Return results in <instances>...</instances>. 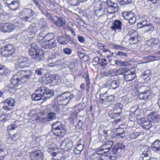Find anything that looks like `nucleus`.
Segmentation results:
<instances>
[{"label": "nucleus", "instance_id": "f8f14e48", "mask_svg": "<svg viewBox=\"0 0 160 160\" xmlns=\"http://www.w3.org/2000/svg\"><path fill=\"white\" fill-rule=\"evenodd\" d=\"M55 56L52 55L49 57L47 59V61L48 62V66L49 67H58L61 65V61L60 59L55 60Z\"/></svg>", "mask_w": 160, "mask_h": 160}, {"label": "nucleus", "instance_id": "a211bd4d", "mask_svg": "<svg viewBox=\"0 0 160 160\" xmlns=\"http://www.w3.org/2000/svg\"><path fill=\"white\" fill-rule=\"evenodd\" d=\"M11 114L7 112H4L3 109L0 110V121L6 122L10 118Z\"/></svg>", "mask_w": 160, "mask_h": 160}, {"label": "nucleus", "instance_id": "a18cd8bd", "mask_svg": "<svg viewBox=\"0 0 160 160\" xmlns=\"http://www.w3.org/2000/svg\"><path fill=\"white\" fill-rule=\"evenodd\" d=\"M63 154L61 153H57L56 158H52V160H64V158L63 157Z\"/></svg>", "mask_w": 160, "mask_h": 160}, {"label": "nucleus", "instance_id": "bb28decb", "mask_svg": "<svg viewBox=\"0 0 160 160\" xmlns=\"http://www.w3.org/2000/svg\"><path fill=\"white\" fill-rule=\"evenodd\" d=\"M127 37H129V42L131 44H135L138 43L139 41V37L137 36H133L132 35L129 36L128 35L126 36Z\"/></svg>", "mask_w": 160, "mask_h": 160}, {"label": "nucleus", "instance_id": "4468645a", "mask_svg": "<svg viewBox=\"0 0 160 160\" xmlns=\"http://www.w3.org/2000/svg\"><path fill=\"white\" fill-rule=\"evenodd\" d=\"M30 62L29 59L25 56L20 57L18 58V67L24 68L28 65Z\"/></svg>", "mask_w": 160, "mask_h": 160}, {"label": "nucleus", "instance_id": "c9c22d12", "mask_svg": "<svg viewBox=\"0 0 160 160\" xmlns=\"http://www.w3.org/2000/svg\"><path fill=\"white\" fill-rule=\"evenodd\" d=\"M149 148L147 146H144L142 149L141 152H142L141 156H145L146 155H148L150 153L149 151Z\"/></svg>", "mask_w": 160, "mask_h": 160}, {"label": "nucleus", "instance_id": "20e7f679", "mask_svg": "<svg viewBox=\"0 0 160 160\" xmlns=\"http://www.w3.org/2000/svg\"><path fill=\"white\" fill-rule=\"evenodd\" d=\"M33 13L34 12L32 9L25 8L21 12L22 17L21 18V19L24 21L31 22L34 19L33 18Z\"/></svg>", "mask_w": 160, "mask_h": 160}, {"label": "nucleus", "instance_id": "bf43d9fd", "mask_svg": "<svg viewBox=\"0 0 160 160\" xmlns=\"http://www.w3.org/2000/svg\"><path fill=\"white\" fill-rule=\"evenodd\" d=\"M85 81L86 83V87L88 88V89L89 88L90 85V79L89 78V75L88 74H86L85 76Z\"/></svg>", "mask_w": 160, "mask_h": 160}, {"label": "nucleus", "instance_id": "ddd939ff", "mask_svg": "<svg viewBox=\"0 0 160 160\" xmlns=\"http://www.w3.org/2000/svg\"><path fill=\"white\" fill-rule=\"evenodd\" d=\"M41 47L45 49L51 48L56 46L57 43L55 40L43 41L41 42Z\"/></svg>", "mask_w": 160, "mask_h": 160}, {"label": "nucleus", "instance_id": "c85d7f7f", "mask_svg": "<svg viewBox=\"0 0 160 160\" xmlns=\"http://www.w3.org/2000/svg\"><path fill=\"white\" fill-rule=\"evenodd\" d=\"M83 148V144H77L76 148L73 150L74 152L76 154H80Z\"/></svg>", "mask_w": 160, "mask_h": 160}, {"label": "nucleus", "instance_id": "b1692460", "mask_svg": "<svg viewBox=\"0 0 160 160\" xmlns=\"http://www.w3.org/2000/svg\"><path fill=\"white\" fill-rule=\"evenodd\" d=\"M136 76L134 72H130V73L124 75V78L126 81L130 82L134 79Z\"/></svg>", "mask_w": 160, "mask_h": 160}, {"label": "nucleus", "instance_id": "37998d69", "mask_svg": "<svg viewBox=\"0 0 160 160\" xmlns=\"http://www.w3.org/2000/svg\"><path fill=\"white\" fill-rule=\"evenodd\" d=\"M56 118V114L54 112H50L48 114L47 118L48 121L52 120L55 119Z\"/></svg>", "mask_w": 160, "mask_h": 160}, {"label": "nucleus", "instance_id": "09e8293b", "mask_svg": "<svg viewBox=\"0 0 160 160\" xmlns=\"http://www.w3.org/2000/svg\"><path fill=\"white\" fill-rule=\"evenodd\" d=\"M121 132H118L116 134L115 137L118 138H122L125 136L124 131L123 129H121Z\"/></svg>", "mask_w": 160, "mask_h": 160}, {"label": "nucleus", "instance_id": "a878e982", "mask_svg": "<svg viewBox=\"0 0 160 160\" xmlns=\"http://www.w3.org/2000/svg\"><path fill=\"white\" fill-rule=\"evenodd\" d=\"M63 128H64V125L60 122H54L52 124V130L60 129Z\"/></svg>", "mask_w": 160, "mask_h": 160}, {"label": "nucleus", "instance_id": "ea45409f", "mask_svg": "<svg viewBox=\"0 0 160 160\" xmlns=\"http://www.w3.org/2000/svg\"><path fill=\"white\" fill-rule=\"evenodd\" d=\"M10 72V71L5 67L0 70V75L2 76H6Z\"/></svg>", "mask_w": 160, "mask_h": 160}, {"label": "nucleus", "instance_id": "423d86ee", "mask_svg": "<svg viewBox=\"0 0 160 160\" xmlns=\"http://www.w3.org/2000/svg\"><path fill=\"white\" fill-rule=\"evenodd\" d=\"M137 27L138 28H142L145 32H152L154 29V26L152 23L147 20L140 22L138 23Z\"/></svg>", "mask_w": 160, "mask_h": 160}, {"label": "nucleus", "instance_id": "13d9d810", "mask_svg": "<svg viewBox=\"0 0 160 160\" xmlns=\"http://www.w3.org/2000/svg\"><path fill=\"white\" fill-rule=\"evenodd\" d=\"M29 30H31V31L33 32H36L37 31V29L36 27L35 26V24H32L29 27Z\"/></svg>", "mask_w": 160, "mask_h": 160}, {"label": "nucleus", "instance_id": "c756f323", "mask_svg": "<svg viewBox=\"0 0 160 160\" xmlns=\"http://www.w3.org/2000/svg\"><path fill=\"white\" fill-rule=\"evenodd\" d=\"M4 105H8L11 108L15 105V100L13 98L7 99L4 101Z\"/></svg>", "mask_w": 160, "mask_h": 160}, {"label": "nucleus", "instance_id": "412c9836", "mask_svg": "<svg viewBox=\"0 0 160 160\" xmlns=\"http://www.w3.org/2000/svg\"><path fill=\"white\" fill-rule=\"evenodd\" d=\"M151 148L155 152L158 153L160 152V140H156L152 143Z\"/></svg>", "mask_w": 160, "mask_h": 160}, {"label": "nucleus", "instance_id": "864d4df0", "mask_svg": "<svg viewBox=\"0 0 160 160\" xmlns=\"http://www.w3.org/2000/svg\"><path fill=\"white\" fill-rule=\"evenodd\" d=\"M127 70V69L125 68H122L119 69L116 72V73L118 75L123 74Z\"/></svg>", "mask_w": 160, "mask_h": 160}, {"label": "nucleus", "instance_id": "5701e85b", "mask_svg": "<svg viewBox=\"0 0 160 160\" xmlns=\"http://www.w3.org/2000/svg\"><path fill=\"white\" fill-rule=\"evenodd\" d=\"M152 93L151 92H147L139 93L138 97L141 99L147 100L151 98Z\"/></svg>", "mask_w": 160, "mask_h": 160}, {"label": "nucleus", "instance_id": "4d7b16f0", "mask_svg": "<svg viewBox=\"0 0 160 160\" xmlns=\"http://www.w3.org/2000/svg\"><path fill=\"white\" fill-rule=\"evenodd\" d=\"M63 52L66 54L70 55L71 54L72 50L69 48H65L63 49Z\"/></svg>", "mask_w": 160, "mask_h": 160}, {"label": "nucleus", "instance_id": "473e14b6", "mask_svg": "<svg viewBox=\"0 0 160 160\" xmlns=\"http://www.w3.org/2000/svg\"><path fill=\"white\" fill-rule=\"evenodd\" d=\"M1 50H7L10 51H12V50H14L13 49V47L11 45L8 44L2 46L0 48Z\"/></svg>", "mask_w": 160, "mask_h": 160}, {"label": "nucleus", "instance_id": "0e129e2a", "mask_svg": "<svg viewBox=\"0 0 160 160\" xmlns=\"http://www.w3.org/2000/svg\"><path fill=\"white\" fill-rule=\"evenodd\" d=\"M122 101L124 103H128L131 100L127 96H125L122 98Z\"/></svg>", "mask_w": 160, "mask_h": 160}, {"label": "nucleus", "instance_id": "79ce46f5", "mask_svg": "<svg viewBox=\"0 0 160 160\" xmlns=\"http://www.w3.org/2000/svg\"><path fill=\"white\" fill-rule=\"evenodd\" d=\"M67 2L72 6H76L79 5V0H67Z\"/></svg>", "mask_w": 160, "mask_h": 160}, {"label": "nucleus", "instance_id": "6ab92c4d", "mask_svg": "<svg viewBox=\"0 0 160 160\" xmlns=\"http://www.w3.org/2000/svg\"><path fill=\"white\" fill-rule=\"evenodd\" d=\"M51 20L54 24L58 27L63 26L66 23L65 19L60 17L57 18V20H55L54 18H52Z\"/></svg>", "mask_w": 160, "mask_h": 160}, {"label": "nucleus", "instance_id": "7c9ffc66", "mask_svg": "<svg viewBox=\"0 0 160 160\" xmlns=\"http://www.w3.org/2000/svg\"><path fill=\"white\" fill-rule=\"evenodd\" d=\"M78 112L79 110L78 109L72 110L69 115V118L72 119L73 121L76 120L77 118L78 113Z\"/></svg>", "mask_w": 160, "mask_h": 160}, {"label": "nucleus", "instance_id": "1a4fd4ad", "mask_svg": "<svg viewBox=\"0 0 160 160\" xmlns=\"http://www.w3.org/2000/svg\"><path fill=\"white\" fill-rule=\"evenodd\" d=\"M17 26L8 23H1L0 24V29L1 31L3 32H12L15 29Z\"/></svg>", "mask_w": 160, "mask_h": 160}, {"label": "nucleus", "instance_id": "e433bc0d", "mask_svg": "<svg viewBox=\"0 0 160 160\" xmlns=\"http://www.w3.org/2000/svg\"><path fill=\"white\" fill-rule=\"evenodd\" d=\"M5 155L4 148L2 145L0 146V160H3Z\"/></svg>", "mask_w": 160, "mask_h": 160}, {"label": "nucleus", "instance_id": "7ed1b4c3", "mask_svg": "<svg viewBox=\"0 0 160 160\" xmlns=\"http://www.w3.org/2000/svg\"><path fill=\"white\" fill-rule=\"evenodd\" d=\"M31 48L29 50V55L32 58L37 62L43 60V52L38 49L37 43H33L31 45Z\"/></svg>", "mask_w": 160, "mask_h": 160}, {"label": "nucleus", "instance_id": "f03ea898", "mask_svg": "<svg viewBox=\"0 0 160 160\" xmlns=\"http://www.w3.org/2000/svg\"><path fill=\"white\" fill-rule=\"evenodd\" d=\"M54 94L52 89H48L44 87L40 88L36 90L35 92L32 95L33 100L38 101L41 99L46 101L52 97Z\"/></svg>", "mask_w": 160, "mask_h": 160}, {"label": "nucleus", "instance_id": "4be33fe9", "mask_svg": "<svg viewBox=\"0 0 160 160\" xmlns=\"http://www.w3.org/2000/svg\"><path fill=\"white\" fill-rule=\"evenodd\" d=\"M113 144V142L111 141L106 142L101 146L102 149L106 151V153L108 152L111 149V148Z\"/></svg>", "mask_w": 160, "mask_h": 160}, {"label": "nucleus", "instance_id": "8fccbe9b", "mask_svg": "<svg viewBox=\"0 0 160 160\" xmlns=\"http://www.w3.org/2000/svg\"><path fill=\"white\" fill-rule=\"evenodd\" d=\"M115 54L116 55L114 56V57L115 58H116L117 55L120 56L122 58L127 57L128 56V55L126 53L120 51L118 52L117 53H115Z\"/></svg>", "mask_w": 160, "mask_h": 160}, {"label": "nucleus", "instance_id": "dca6fc26", "mask_svg": "<svg viewBox=\"0 0 160 160\" xmlns=\"http://www.w3.org/2000/svg\"><path fill=\"white\" fill-rule=\"evenodd\" d=\"M149 119H151V121L157 122L160 118V116L158 112L157 111H152L150 112L148 115Z\"/></svg>", "mask_w": 160, "mask_h": 160}, {"label": "nucleus", "instance_id": "052dcab7", "mask_svg": "<svg viewBox=\"0 0 160 160\" xmlns=\"http://www.w3.org/2000/svg\"><path fill=\"white\" fill-rule=\"evenodd\" d=\"M113 46L115 49L119 50H125L126 49V48L120 45L114 44Z\"/></svg>", "mask_w": 160, "mask_h": 160}, {"label": "nucleus", "instance_id": "f704fd0d", "mask_svg": "<svg viewBox=\"0 0 160 160\" xmlns=\"http://www.w3.org/2000/svg\"><path fill=\"white\" fill-rule=\"evenodd\" d=\"M43 39H44L45 41L52 40H54V35L52 33H48L44 37H42Z\"/></svg>", "mask_w": 160, "mask_h": 160}, {"label": "nucleus", "instance_id": "2eb2a0df", "mask_svg": "<svg viewBox=\"0 0 160 160\" xmlns=\"http://www.w3.org/2000/svg\"><path fill=\"white\" fill-rule=\"evenodd\" d=\"M72 146V141L69 139H66L62 142L60 147L66 150H71Z\"/></svg>", "mask_w": 160, "mask_h": 160}, {"label": "nucleus", "instance_id": "393cba45", "mask_svg": "<svg viewBox=\"0 0 160 160\" xmlns=\"http://www.w3.org/2000/svg\"><path fill=\"white\" fill-rule=\"evenodd\" d=\"M70 38H66L63 36H59L57 38L58 42L62 45L66 44L68 42Z\"/></svg>", "mask_w": 160, "mask_h": 160}, {"label": "nucleus", "instance_id": "a19ab883", "mask_svg": "<svg viewBox=\"0 0 160 160\" xmlns=\"http://www.w3.org/2000/svg\"><path fill=\"white\" fill-rule=\"evenodd\" d=\"M110 85L113 89H116L119 86V83L118 81H113L111 82Z\"/></svg>", "mask_w": 160, "mask_h": 160}, {"label": "nucleus", "instance_id": "2f4dec72", "mask_svg": "<svg viewBox=\"0 0 160 160\" xmlns=\"http://www.w3.org/2000/svg\"><path fill=\"white\" fill-rule=\"evenodd\" d=\"M33 116L34 118L33 120H36L39 122H46L48 121V118L46 117H39L36 114L33 115Z\"/></svg>", "mask_w": 160, "mask_h": 160}, {"label": "nucleus", "instance_id": "72a5a7b5", "mask_svg": "<svg viewBox=\"0 0 160 160\" xmlns=\"http://www.w3.org/2000/svg\"><path fill=\"white\" fill-rule=\"evenodd\" d=\"M134 13L132 12H124L122 13V16L124 18L127 20H128L129 19L134 15Z\"/></svg>", "mask_w": 160, "mask_h": 160}, {"label": "nucleus", "instance_id": "e2e57ef3", "mask_svg": "<svg viewBox=\"0 0 160 160\" xmlns=\"http://www.w3.org/2000/svg\"><path fill=\"white\" fill-rule=\"evenodd\" d=\"M100 59V58L98 57L95 58L92 62L94 66H96L99 64Z\"/></svg>", "mask_w": 160, "mask_h": 160}, {"label": "nucleus", "instance_id": "6e6552de", "mask_svg": "<svg viewBox=\"0 0 160 160\" xmlns=\"http://www.w3.org/2000/svg\"><path fill=\"white\" fill-rule=\"evenodd\" d=\"M141 126L142 128L148 130L152 127H154L155 129L158 130L157 128H159L160 126L159 124H152V123L148 120V119L146 118H142L141 119Z\"/></svg>", "mask_w": 160, "mask_h": 160}, {"label": "nucleus", "instance_id": "4c0bfd02", "mask_svg": "<svg viewBox=\"0 0 160 160\" xmlns=\"http://www.w3.org/2000/svg\"><path fill=\"white\" fill-rule=\"evenodd\" d=\"M140 91H139V92L142 93L143 92H151L150 88L149 87L147 86H142L140 87Z\"/></svg>", "mask_w": 160, "mask_h": 160}, {"label": "nucleus", "instance_id": "603ef678", "mask_svg": "<svg viewBox=\"0 0 160 160\" xmlns=\"http://www.w3.org/2000/svg\"><path fill=\"white\" fill-rule=\"evenodd\" d=\"M117 148L118 149L120 152L122 150H123L125 148L124 145L122 143H117L115 144Z\"/></svg>", "mask_w": 160, "mask_h": 160}, {"label": "nucleus", "instance_id": "39448f33", "mask_svg": "<svg viewBox=\"0 0 160 160\" xmlns=\"http://www.w3.org/2000/svg\"><path fill=\"white\" fill-rule=\"evenodd\" d=\"M75 96L72 93L69 92H66L58 95L57 98L58 102H62V104H67L69 101Z\"/></svg>", "mask_w": 160, "mask_h": 160}, {"label": "nucleus", "instance_id": "f257e3e1", "mask_svg": "<svg viewBox=\"0 0 160 160\" xmlns=\"http://www.w3.org/2000/svg\"><path fill=\"white\" fill-rule=\"evenodd\" d=\"M33 72L30 70H21L14 74L11 79V83L5 86L4 89L8 91L12 92L15 86L27 82L32 76Z\"/></svg>", "mask_w": 160, "mask_h": 160}, {"label": "nucleus", "instance_id": "de8ad7c7", "mask_svg": "<svg viewBox=\"0 0 160 160\" xmlns=\"http://www.w3.org/2000/svg\"><path fill=\"white\" fill-rule=\"evenodd\" d=\"M102 147L100 148H96L95 149V153L99 155H101L103 154L104 153H106V151H105L104 150L102 149Z\"/></svg>", "mask_w": 160, "mask_h": 160}, {"label": "nucleus", "instance_id": "49530a36", "mask_svg": "<svg viewBox=\"0 0 160 160\" xmlns=\"http://www.w3.org/2000/svg\"><path fill=\"white\" fill-rule=\"evenodd\" d=\"M119 3L123 5H126L132 3L133 0H118Z\"/></svg>", "mask_w": 160, "mask_h": 160}, {"label": "nucleus", "instance_id": "c03bdc74", "mask_svg": "<svg viewBox=\"0 0 160 160\" xmlns=\"http://www.w3.org/2000/svg\"><path fill=\"white\" fill-rule=\"evenodd\" d=\"M115 64L119 66H125L128 65V63L127 62H122L118 60L115 61Z\"/></svg>", "mask_w": 160, "mask_h": 160}, {"label": "nucleus", "instance_id": "f3484780", "mask_svg": "<svg viewBox=\"0 0 160 160\" xmlns=\"http://www.w3.org/2000/svg\"><path fill=\"white\" fill-rule=\"evenodd\" d=\"M122 25V22L120 20L116 19L113 22L111 29L115 32L117 30H121Z\"/></svg>", "mask_w": 160, "mask_h": 160}, {"label": "nucleus", "instance_id": "cd10ccee", "mask_svg": "<svg viewBox=\"0 0 160 160\" xmlns=\"http://www.w3.org/2000/svg\"><path fill=\"white\" fill-rule=\"evenodd\" d=\"M14 52V50H12V51H7V50H1L0 49V53L2 56L5 57H8L12 55L13 53Z\"/></svg>", "mask_w": 160, "mask_h": 160}, {"label": "nucleus", "instance_id": "680f3d73", "mask_svg": "<svg viewBox=\"0 0 160 160\" xmlns=\"http://www.w3.org/2000/svg\"><path fill=\"white\" fill-rule=\"evenodd\" d=\"M36 73L38 75H41L44 71V70L42 68H38L35 70Z\"/></svg>", "mask_w": 160, "mask_h": 160}, {"label": "nucleus", "instance_id": "69168bd1", "mask_svg": "<svg viewBox=\"0 0 160 160\" xmlns=\"http://www.w3.org/2000/svg\"><path fill=\"white\" fill-rule=\"evenodd\" d=\"M121 114V112H119L118 113H112L113 115H112L111 114V113H109L110 117L112 118H116L117 116H120Z\"/></svg>", "mask_w": 160, "mask_h": 160}, {"label": "nucleus", "instance_id": "6e6d98bb", "mask_svg": "<svg viewBox=\"0 0 160 160\" xmlns=\"http://www.w3.org/2000/svg\"><path fill=\"white\" fill-rule=\"evenodd\" d=\"M140 135L138 132H135L131 133L130 135V137L131 139H134L136 138Z\"/></svg>", "mask_w": 160, "mask_h": 160}, {"label": "nucleus", "instance_id": "5fc2aeb1", "mask_svg": "<svg viewBox=\"0 0 160 160\" xmlns=\"http://www.w3.org/2000/svg\"><path fill=\"white\" fill-rule=\"evenodd\" d=\"M128 20H129V22L130 24H133L136 22V17L133 15L132 17H131Z\"/></svg>", "mask_w": 160, "mask_h": 160}, {"label": "nucleus", "instance_id": "9d476101", "mask_svg": "<svg viewBox=\"0 0 160 160\" xmlns=\"http://www.w3.org/2000/svg\"><path fill=\"white\" fill-rule=\"evenodd\" d=\"M29 156L32 160H42L44 158L43 154L40 150L31 152Z\"/></svg>", "mask_w": 160, "mask_h": 160}, {"label": "nucleus", "instance_id": "58836bf2", "mask_svg": "<svg viewBox=\"0 0 160 160\" xmlns=\"http://www.w3.org/2000/svg\"><path fill=\"white\" fill-rule=\"evenodd\" d=\"M108 64L106 59L104 58H100L99 64L103 67H106Z\"/></svg>", "mask_w": 160, "mask_h": 160}, {"label": "nucleus", "instance_id": "9b49d317", "mask_svg": "<svg viewBox=\"0 0 160 160\" xmlns=\"http://www.w3.org/2000/svg\"><path fill=\"white\" fill-rule=\"evenodd\" d=\"M3 1L5 7H8L11 9H13V11L18 9V7L15 8H13L14 7L12 6L16 4H17L18 6L19 2V0H3Z\"/></svg>", "mask_w": 160, "mask_h": 160}, {"label": "nucleus", "instance_id": "338daca9", "mask_svg": "<svg viewBox=\"0 0 160 160\" xmlns=\"http://www.w3.org/2000/svg\"><path fill=\"white\" fill-rule=\"evenodd\" d=\"M112 152L114 154H116L118 153L119 152L118 149L117 148L115 145H114V146L112 148Z\"/></svg>", "mask_w": 160, "mask_h": 160}, {"label": "nucleus", "instance_id": "3c124183", "mask_svg": "<svg viewBox=\"0 0 160 160\" xmlns=\"http://www.w3.org/2000/svg\"><path fill=\"white\" fill-rule=\"evenodd\" d=\"M47 151L48 152L50 153L53 157H56L57 155V153L55 152V148L53 147L49 148Z\"/></svg>", "mask_w": 160, "mask_h": 160}, {"label": "nucleus", "instance_id": "aec40b11", "mask_svg": "<svg viewBox=\"0 0 160 160\" xmlns=\"http://www.w3.org/2000/svg\"><path fill=\"white\" fill-rule=\"evenodd\" d=\"M53 134L57 137L61 138L64 137L66 133V130L65 128H63L60 129H58L56 130H52Z\"/></svg>", "mask_w": 160, "mask_h": 160}, {"label": "nucleus", "instance_id": "774afa93", "mask_svg": "<svg viewBox=\"0 0 160 160\" xmlns=\"http://www.w3.org/2000/svg\"><path fill=\"white\" fill-rule=\"evenodd\" d=\"M115 97L113 95H111L107 97V100L108 101H113L114 100Z\"/></svg>", "mask_w": 160, "mask_h": 160}, {"label": "nucleus", "instance_id": "0eeeda50", "mask_svg": "<svg viewBox=\"0 0 160 160\" xmlns=\"http://www.w3.org/2000/svg\"><path fill=\"white\" fill-rule=\"evenodd\" d=\"M106 3L107 5L106 10L108 14L115 13L118 11V8L116 3L112 2L111 0H107Z\"/></svg>", "mask_w": 160, "mask_h": 160}]
</instances>
